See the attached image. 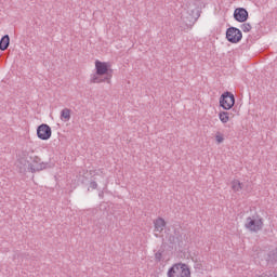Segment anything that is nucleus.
Returning a JSON list of instances; mask_svg holds the SVG:
<instances>
[{"label": "nucleus", "mask_w": 277, "mask_h": 277, "mask_svg": "<svg viewBox=\"0 0 277 277\" xmlns=\"http://www.w3.org/2000/svg\"><path fill=\"white\" fill-rule=\"evenodd\" d=\"M157 261H161V253H156Z\"/></svg>", "instance_id": "obj_17"}, {"label": "nucleus", "mask_w": 277, "mask_h": 277, "mask_svg": "<svg viewBox=\"0 0 277 277\" xmlns=\"http://www.w3.org/2000/svg\"><path fill=\"white\" fill-rule=\"evenodd\" d=\"M109 63L95 61V74L91 75L90 83H111Z\"/></svg>", "instance_id": "obj_1"}, {"label": "nucleus", "mask_w": 277, "mask_h": 277, "mask_svg": "<svg viewBox=\"0 0 277 277\" xmlns=\"http://www.w3.org/2000/svg\"><path fill=\"white\" fill-rule=\"evenodd\" d=\"M166 230V220L158 217L154 221V233L155 237H161V233Z\"/></svg>", "instance_id": "obj_8"}, {"label": "nucleus", "mask_w": 277, "mask_h": 277, "mask_svg": "<svg viewBox=\"0 0 277 277\" xmlns=\"http://www.w3.org/2000/svg\"><path fill=\"white\" fill-rule=\"evenodd\" d=\"M245 228L250 230V233H259V230H263V219L259 215L247 217Z\"/></svg>", "instance_id": "obj_3"}, {"label": "nucleus", "mask_w": 277, "mask_h": 277, "mask_svg": "<svg viewBox=\"0 0 277 277\" xmlns=\"http://www.w3.org/2000/svg\"><path fill=\"white\" fill-rule=\"evenodd\" d=\"M220 105L223 109H233L235 106V95L230 92H225L220 97Z\"/></svg>", "instance_id": "obj_4"}, {"label": "nucleus", "mask_w": 277, "mask_h": 277, "mask_svg": "<svg viewBox=\"0 0 277 277\" xmlns=\"http://www.w3.org/2000/svg\"><path fill=\"white\" fill-rule=\"evenodd\" d=\"M215 141H216V144H222L224 142V134H222V132H216Z\"/></svg>", "instance_id": "obj_15"}, {"label": "nucleus", "mask_w": 277, "mask_h": 277, "mask_svg": "<svg viewBox=\"0 0 277 277\" xmlns=\"http://www.w3.org/2000/svg\"><path fill=\"white\" fill-rule=\"evenodd\" d=\"M234 18L238 23H246L248 21V11L243 8H238L234 11Z\"/></svg>", "instance_id": "obj_9"}, {"label": "nucleus", "mask_w": 277, "mask_h": 277, "mask_svg": "<svg viewBox=\"0 0 277 277\" xmlns=\"http://www.w3.org/2000/svg\"><path fill=\"white\" fill-rule=\"evenodd\" d=\"M240 28L245 34H248V31L252 30V25H250V23H245L240 26Z\"/></svg>", "instance_id": "obj_14"}, {"label": "nucleus", "mask_w": 277, "mask_h": 277, "mask_svg": "<svg viewBox=\"0 0 277 277\" xmlns=\"http://www.w3.org/2000/svg\"><path fill=\"white\" fill-rule=\"evenodd\" d=\"M71 116H72V110H70V108H64L61 110L60 119L62 120V122H70Z\"/></svg>", "instance_id": "obj_10"}, {"label": "nucleus", "mask_w": 277, "mask_h": 277, "mask_svg": "<svg viewBox=\"0 0 277 277\" xmlns=\"http://www.w3.org/2000/svg\"><path fill=\"white\" fill-rule=\"evenodd\" d=\"M243 184H241V182H239V180H234L232 182V189L233 192H241V189H243Z\"/></svg>", "instance_id": "obj_13"}, {"label": "nucleus", "mask_w": 277, "mask_h": 277, "mask_svg": "<svg viewBox=\"0 0 277 277\" xmlns=\"http://www.w3.org/2000/svg\"><path fill=\"white\" fill-rule=\"evenodd\" d=\"M241 38H243V35L238 28L229 27L227 29L226 39L228 40V42H232V44H237V42H241Z\"/></svg>", "instance_id": "obj_5"}, {"label": "nucleus", "mask_w": 277, "mask_h": 277, "mask_svg": "<svg viewBox=\"0 0 277 277\" xmlns=\"http://www.w3.org/2000/svg\"><path fill=\"white\" fill-rule=\"evenodd\" d=\"M32 163L28 166V169L30 172H40L42 170H47V163L42 162V159H40L39 156H34L32 158Z\"/></svg>", "instance_id": "obj_7"}, {"label": "nucleus", "mask_w": 277, "mask_h": 277, "mask_svg": "<svg viewBox=\"0 0 277 277\" xmlns=\"http://www.w3.org/2000/svg\"><path fill=\"white\" fill-rule=\"evenodd\" d=\"M10 47V36L5 35L0 40V51H5Z\"/></svg>", "instance_id": "obj_12"}, {"label": "nucleus", "mask_w": 277, "mask_h": 277, "mask_svg": "<svg viewBox=\"0 0 277 277\" xmlns=\"http://www.w3.org/2000/svg\"><path fill=\"white\" fill-rule=\"evenodd\" d=\"M230 118H235V115H233V113H228V111L219 113V119L223 124H226L227 122H229Z\"/></svg>", "instance_id": "obj_11"}, {"label": "nucleus", "mask_w": 277, "mask_h": 277, "mask_svg": "<svg viewBox=\"0 0 277 277\" xmlns=\"http://www.w3.org/2000/svg\"><path fill=\"white\" fill-rule=\"evenodd\" d=\"M51 135H53V131L51 130V127L47 123H42L37 128V136L39 140H51Z\"/></svg>", "instance_id": "obj_6"}, {"label": "nucleus", "mask_w": 277, "mask_h": 277, "mask_svg": "<svg viewBox=\"0 0 277 277\" xmlns=\"http://www.w3.org/2000/svg\"><path fill=\"white\" fill-rule=\"evenodd\" d=\"M90 187L91 189H96V187H98V184L96 182H91Z\"/></svg>", "instance_id": "obj_16"}, {"label": "nucleus", "mask_w": 277, "mask_h": 277, "mask_svg": "<svg viewBox=\"0 0 277 277\" xmlns=\"http://www.w3.org/2000/svg\"><path fill=\"white\" fill-rule=\"evenodd\" d=\"M168 277H192V272L187 265L177 263L168 271Z\"/></svg>", "instance_id": "obj_2"}]
</instances>
